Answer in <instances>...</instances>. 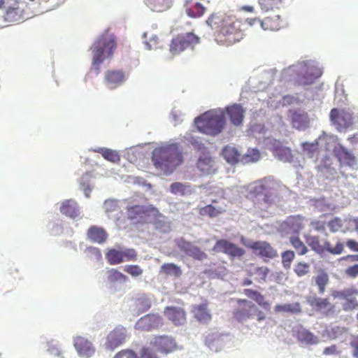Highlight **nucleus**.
<instances>
[{"mask_svg":"<svg viewBox=\"0 0 358 358\" xmlns=\"http://www.w3.org/2000/svg\"><path fill=\"white\" fill-rule=\"evenodd\" d=\"M152 160L157 169L167 174L182 162V153L178 144H169L155 148L152 152Z\"/></svg>","mask_w":358,"mask_h":358,"instance_id":"nucleus-3","label":"nucleus"},{"mask_svg":"<svg viewBox=\"0 0 358 358\" xmlns=\"http://www.w3.org/2000/svg\"><path fill=\"white\" fill-rule=\"evenodd\" d=\"M99 152L101 154L103 157L113 163H118L120 161V156L117 152L108 149L104 148L101 149Z\"/></svg>","mask_w":358,"mask_h":358,"instance_id":"nucleus-49","label":"nucleus"},{"mask_svg":"<svg viewBox=\"0 0 358 358\" xmlns=\"http://www.w3.org/2000/svg\"><path fill=\"white\" fill-rule=\"evenodd\" d=\"M135 306L139 312L144 313L150 308L151 301L145 295H142L135 300Z\"/></svg>","mask_w":358,"mask_h":358,"instance_id":"nucleus-46","label":"nucleus"},{"mask_svg":"<svg viewBox=\"0 0 358 358\" xmlns=\"http://www.w3.org/2000/svg\"><path fill=\"white\" fill-rule=\"evenodd\" d=\"M296 338L301 342L306 344H316L318 342V339L315 336L303 328H300L297 330Z\"/></svg>","mask_w":358,"mask_h":358,"instance_id":"nucleus-35","label":"nucleus"},{"mask_svg":"<svg viewBox=\"0 0 358 358\" xmlns=\"http://www.w3.org/2000/svg\"><path fill=\"white\" fill-rule=\"evenodd\" d=\"M324 251H327L332 255H340L343 251V244L341 242H337L335 247L332 248L331 243L329 241H325L323 245Z\"/></svg>","mask_w":358,"mask_h":358,"instance_id":"nucleus-52","label":"nucleus"},{"mask_svg":"<svg viewBox=\"0 0 358 358\" xmlns=\"http://www.w3.org/2000/svg\"><path fill=\"white\" fill-rule=\"evenodd\" d=\"M46 350L48 354L55 357L64 358V350L55 341H50L46 343Z\"/></svg>","mask_w":358,"mask_h":358,"instance_id":"nucleus-38","label":"nucleus"},{"mask_svg":"<svg viewBox=\"0 0 358 358\" xmlns=\"http://www.w3.org/2000/svg\"><path fill=\"white\" fill-rule=\"evenodd\" d=\"M207 8L201 3L195 2L190 8L185 11L187 15L191 18H199L202 17L206 12Z\"/></svg>","mask_w":358,"mask_h":358,"instance_id":"nucleus-37","label":"nucleus"},{"mask_svg":"<svg viewBox=\"0 0 358 358\" xmlns=\"http://www.w3.org/2000/svg\"><path fill=\"white\" fill-rule=\"evenodd\" d=\"M329 282V277L327 273H320L315 278V282L319 288V292L323 294L325 291V287Z\"/></svg>","mask_w":358,"mask_h":358,"instance_id":"nucleus-54","label":"nucleus"},{"mask_svg":"<svg viewBox=\"0 0 358 358\" xmlns=\"http://www.w3.org/2000/svg\"><path fill=\"white\" fill-rule=\"evenodd\" d=\"M126 339V329L123 327H117L110 331L106 338V348L113 350L121 345Z\"/></svg>","mask_w":358,"mask_h":358,"instance_id":"nucleus-18","label":"nucleus"},{"mask_svg":"<svg viewBox=\"0 0 358 358\" xmlns=\"http://www.w3.org/2000/svg\"><path fill=\"white\" fill-rule=\"evenodd\" d=\"M307 303L316 311H321L327 309L331 303L328 298H320L315 294L308 296L306 298Z\"/></svg>","mask_w":358,"mask_h":358,"instance_id":"nucleus-28","label":"nucleus"},{"mask_svg":"<svg viewBox=\"0 0 358 358\" xmlns=\"http://www.w3.org/2000/svg\"><path fill=\"white\" fill-rule=\"evenodd\" d=\"M248 248L255 255L262 257L266 262L278 256L276 250L266 241H254L248 245Z\"/></svg>","mask_w":358,"mask_h":358,"instance_id":"nucleus-14","label":"nucleus"},{"mask_svg":"<svg viewBox=\"0 0 358 358\" xmlns=\"http://www.w3.org/2000/svg\"><path fill=\"white\" fill-rule=\"evenodd\" d=\"M344 273L348 278H356L358 276V263L347 267Z\"/></svg>","mask_w":358,"mask_h":358,"instance_id":"nucleus-60","label":"nucleus"},{"mask_svg":"<svg viewBox=\"0 0 358 358\" xmlns=\"http://www.w3.org/2000/svg\"><path fill=\"white\" fill-rule=\"evenodd\" d=\"M122 257L124 262L136 261L137 259V252L134 248H127L122 250Z\"/></svg>","mask_w":358,"mask_h":358,"instance_id":"nucleus-57","label":"nucleus"},{"mask_svg":"<svg viewBox=\"0 0 358 358\" xmlns=\"http://www.w3.org/2000/svg\"><path fill=\"white\" fill-rule=\"evenodd\" d=\"M127 218L136 224H146L153 219L162 217L157 208L152 205H133L126 208Z\"/></svg>","mask_w":358,"mask_h":358,"instance_id":"nucleus-8","label":"nucleus"},{"mask_svg":"<svg viewBox=\"0 0 358 358\" xmlns=\"http://www.w3.org/2000/svg\"><path fill=\"white\" fill-rule=\"evenodd\" d=\"M213 250L215 252L226 254L231 258L241 257L245 254L244 249L225 239L217 241L213 248Z\"/></svg>","mask_w":358,"mask_h":358,"instance_id":"nucleus-15","label":"nucleus"},{"mask_svg":"<svg viewBox=\"0 0 358 358\" xmlns=\"http://www.w3.org/2000/svg\"><path fill=\"white\" fill-rule=\"evenodd\" d=\"M330 120L336 129L341 132L345 131L352 126L353 113L345 109L333 108L330 112Z\"/></svg>","mask_w":358,"mask_h":358,"instance_id":"nucleus-11","label":"nucleus"},{"mask_svg":"<svg viewBox=\"0 0 358 358\" xmlns=\"http://www.w3.org/2000/svg\"><path fill=\"white\" fill-rule=\"evenodd\" d=\"M268 272L269 269L266 266H256L254 264H250L248 275L250 276L255 275L258 282H265Z\"/></svg>","mask_w":358,"mask_h":358,"instance_id":"nucleus-30","label":"nucleus"},{"mask_svg":"<svg viewBox=\"0 0 358 358\" xmlns=\"http://www.w3.org/2000/svg\"><path fill=\"white\" fill-rule=\"evenodd\" d=\"M276 313H300L301 312V305L299 302L286 304H277L274 307Z\"/></svg>","mask_w":358,"mask_h":358,"instance_id":"nucleus-36","label":"nucleus"},{"mask_svg":"<svg viewBox=\"0 0 358 358\" xmlns=\"http://www.w3.org/2000/svg\"><path fill=\"white\" fill-rule=\"evenodd\" d=\"M0 29L20 24L33 15L29 3L22 0H0Z\"/></svg>","mask_w":358,"mask_h":358,"instance_id":"nucleus-2","label":"nucleus"},{"mask_svg":"<svg viewBox=\"0 0 358 358\" xmlns=\"http://www.w3.org/2000/svg\"><path fill=\"white\" fill-rule=\"evenodd\" d=\"M73 346L80 356L86 358L92 357L96 351L92 343L82 336L73 338Z\"/></svg>","mask_w":358,"mask_h":358,"instance_id":"nucleus-19","label":"nucleus"},{"mask_svg":"<svg viewBox=\"0 0 358 358\" xmlns=\"http://www.w3.org/2000/svg\"><path fill=\"white\" fill-rule=\"evenodd\" d=\"M160 272L166 275L179 277L182 274L180 268L173 263H166L161 266Z\"/></svg>","mask_w":358,"mask_h":358,"instance_id":"nucleus-41","label":"nucleus"},{"mask_svg":"<svg viewBox=\"0 0 358 358\" xmlns=\"http://www.w3.org/2000/svg\"><path fill=\"white\" fill-rule=\"evenodd\" d=\"M124 271L134 278L141 275L143 272L141 266L136 264L126 265Z\"/></svg>","mask_w":358,"mask_h":358,"instance_id":"nucleus-55","label":"nucleus"},{"mask_svg":"<svg viewBox=\"0 0 358 358\" xmlns=\"http://www.w3.org/2000/svg\"><path fill=\"white\" fill-rule=\"evenodd\" d=\"M60 212L71 218H76L80 215V208L77 202L73 199H66L62 202Z\"/></svg>","mask_w":358,"mask_h":358,"instance_id":"nucleus-24","label":"nucleus"},{"mask_svg":"<svg viewBox=\"0 0 358 358\" xmlns=\"http://www.w3.org/2000/svg\"><path fill=\"white\" fill-rule=\"evenodd\" d=\"M199 42L200 38L192 32L178 34L172 38L169 50L173 55H179L188 48H194Z\"/></svg>","mask_w":358,"mask_h":358,"instance_id":"nucleus-10","label":"nucleus"},{"mask_svg":"<svg viewBox=\"0 0 358 358\" xmlns=\"http://www.w3.org/2000/svg\"><path fill=\"white\" fill-rule=\"evenodd\" d=\"M310 267L308 263L299 262L295 265L294 271L297 276L302 277L309 273Z\"/></svg>","mask_w":358,"mask_h":358,"instance_id":"nucleus-51","label":"nucleus"},{"mask_svg":"<svg viewBox=\"0 0 358 358\" xmlns=\"http://www.w3.org/2000/svg\"><path fill=\"white\" fill-rule=\"evenodd\" d=\"M165 317L175 326H182L187 322V314L184 308L173 306L164 308Z\"/></svg>","mask_w":358,"mask_h":358,"instance_id":"nucleus-17","label":"nucleus"},{"mask_svg":"<svg viewBox=\"0 0 358 358\" xmlns=\"http://www.w3.org/2000/svg\"><path fill=\"white\" fill-rule=\"evenodd\" d=\"M214 162L211 157L203 155L201 156L197 162V168L203 174H210L214 173Z\"/></svg>","mask_w":358,"mask_h":358,"instance_id":"nucleus-29","label":"nucleus"},{"mask_svg":"<svg viewBox=\"0 0 358 358\" xmlns=\"http://www.w3.org/2000/svg\"><path fill=\"white\" fill-rule=\"evenodd\" d=\"M222 155L228 163L232 164L238 162L240 157L238 150L230 145H227L222 149Z\"/></svg>","mask_w":358,"mask_h":358,"instance_id":"nucleus-34","label":"nucleus"},{"mask_svg":"<svg viewBox=\"0 0 358 358\" xmlns=\"http://www.w3.org/2000/svg\"><path fill=\"white\" fill-rule=\"evenodd\" d=\"M106 258L110 265H116L124 262L122 257V250L110 249L106 253Z\"/></svg>","mask_w":358,"mask_h":358,"instance_id":"nucleus-40","label":"nucleus"},{"mask_svg":"<svg viewBox=\"0 0 358 358\" xmlns=\"http://www.w3.org/2000/svg\"><path fill=\"white\" fill-rule=\"evenodd\" d=\"M259 24L264 30L277 31L281 27V20L279 15H276L275 18L267 17L259 22Z\"/></svg>","mask_w":358,"mask_h":358,"instance_id":"nucleus-32","label":"nucleus"},{"mask_svg":"<svg viewBox=\"0 0 358 358\" xmlns=\"http://www.w3.org/2000/svg\"><path fill=\"white\" fill-rule=\"evenodd\" d=\"M282 264L285 268H290L292 262L294 259V252L290 250L283 252L281 255Z\"/></svg>","mask_w":358,"mask_h":358,"instance_id":"nucleus-53","label":"nucleus"},{"mask_svg":"<svg viewBox=\"0 0 358 358\" xmlns=\"http://www.w3.org/2000/svg\"><path fill=\"white\" fill-rule=\"evenodd\" d=\"M301 147L303 152L310 156L318 151V143L317 141L313 143L304 142L301 144Z\"/></svg>","mask_w":358,"mask_h":358,"instance_id":"nucleus-56","label":"nucleus"},{"mask_svg":"<svg viewBox=\"0 0 358 358\" xmlns=\"http://www.w3.org/2000/svg\"><path fill=\"white\" fill-rule=\"evenodd\" d=\"M327 223L322 220H313L310 222L311 227L317 231L324 232L326 230Z\"/></svg>","mask_w":358,"mask_h":358,"instance_id":"nucleus-63","label":"nucleus"},{"mask_svg":"<svg viewBox=\"0 0 358 358\" xmlns=\"http://www.w3.org/2000/svg\"><path fill=\"white\" fill-rule=\"evenodd\" d=\"M288 71L296 73V83L303 86L313 84L322 75V69L312 61L299 62L289 66Z\"/></svg>","mask_w":358,"mask_h":358,"instance_id":"nucleus-5","label":"nucleus"},{"mask_svg":"<svg viewBox=\"0 0 358 358\" xmlns=\"http://www.w3.org/2000/svg\"><path fill=\"white\" fill-rule=\"evenodd\" d=\"M87 236L91 241L101 244L107 240L108 234L102 227L91 226L87 231Z\"/></svg>","mask_w":358,"mask_h":358,"instance_id":"nucleus-26","label":"nucleus"},{"mask_svg":"<svg viewBox=\"0 0 358 358\" xmlns=\"http://www.w3.org/2000/svg\"><path fill=\"white\" fill-rule=\"evenodd\" d=\"M244 294L249 299L255 301L259 306L266 311L271 310V304L265 300L264 296L258 291L252 289H244Z\"/></svg>","mask_w":358,"mask_h":358,"instance_id":"nucleus-27","label":"nucleus"},{"mask_svg":"<svg viewBox=\"0 0 358 358\" xmlns=\"http://www.w3.org/2000/svg\"><path fill=\"white\" fill-rule=\"evenodd\" d=\"M289 243L292 247L295 249L296 253L299 255H306L308 249L305 243L300 239L298 236H292L289 238Z\"/></svg>","mask_w":358,"mask_h":358,"instance_id":"nucleus-39","label":"nucleus"},{"mask_svg":"<svg viewBox=\"0 0 358 358\" xmlns=\"http://www.w3.org/2000/svg\"><path fill=\"white\" fill-rule=\"evenodd\" d=\"M306 243L310 248L318 254H322L324 248L320 243V238L318 236H310L306 238Z\"/></svg>","mask_w":358,"mask_h":358,"instance_id":"nucleus-44","label":"nucleus"},{"mask_svg":"<svg viewBox=\"0 0 358 358\" xmlns=\"http://www.w3.org/2000/svg\"><path fill=\"white\" fill-rule=\"evenodd\" d=\"M107 279L109 282H127L128 277L116 268H110L107 271Z\"/></svg>","mask_w":358,"mask_h":358,"instance_id":"nucleus-42","label":"nucleus"},{"mask_svg":"<svg viewBox=\"0 0 358 358\" xmlns=\"http://www.w3.org/2000/svg\"><path fill=\"white\" fill-rule=\"evenodd\" d=\"M126 75L122 70H108L104 74V83L110 90L122 85L126 80Z\"/></svg>","mask_w":358,"mask_h":358,"instance_id":"nucleus-20","label":"nucleus"},{"mask_svg":"<svg viewBox=\"0 0 358 358\" xmlns=\"http://www.w3.org/2000/svg\"><path fill=\"white\" fill-rule=\"evenodd\" d=\"M140 358H159L150 348L143 347L140 352Z\"/></svg>","mask_w":358,"mask_h":358,"instance_id":"nucleus-62","label":"nucleus"},{"mask_svg":"<svg viewBox=\"0 0 358 358\" xmlns=\"http://www.w3.org/2000/svg\"><path fill=\"white\" fill-rule=\"evenodd\" d=\"M206 23L213 31L214 40L218 45L231 46L245 36L243 22L225 13L219 11L210 14Z\"/></svg>","mask_w":358,"mask_h":358,"instance_id":"nucleus-1","label":"nucleus"},{"mask_svg":"<svg viewBox=\"0 0 358 358\" xmlns=\"http://www.w3.org/2000/svg\"><path fill=\"white\" fill-rule=\"evenodd\" d=\"M194 123L199 131L213 136H217L226 125L225 112L222 108L208 110L197 117Z\"/></svg>","mask_w":358,"mask_h":358,"instance_id":"nucleus-4","label":"nucleus"},{"mask_svg":"<svg viewBox=\"0 0 358 358\" xmlns=\"http://www.w3.org/2000/svg\"><path fill=\"white\" fill-rule=\"evenodd\" d=\"M171 192L175 194L185 195L192 192L191 187L181 182H173L170 186Z\"/></svg>","mask_w":358,"mask_h":358,"instance_id":"nucleus-47","label":"nucleus"},{"mask_svg":"<svg viewBox=\"0 0 358 358\" xmlns=\"http://www.w3.org/2000/svg\"><path fill=\"white\" fill-rule=\"evenodd\" d=\"M176 243L181 251L196 260L202 261L208 257L206 252L202 251L200 248L183 238L178 239Z\"/></svg>","mask_w":358,"mask_h":358,"instance_id":"nucleus-16","label":"nucleus"},{"mask_svg":"<svg viewBox=\"0 0 358 358\" xmlns=\"http://www.w3.org/2000/svg\"><path fill=\"white\" fill-rule=\"evenodd\" d=\"M143 38L145 39L144 43L148 50L156 49L159 47V40L157 36L145 32L143 34Z\"/></svg>","mask_w":358,"mask_h":358,"instance_id":"nucleus-48","label":"nucleus"},{"mask_svg":"<svg viewBox=\"0 0 358 358\" xmlns=\"http://www.w3.org/2000/svg\"><path fill=\"white\" fill-rule=\"evenodd\" d=\"M272 150L275 155H278L281 160H287L292 156L291 150L288 148L283 147L281 143L276 140L273 141Z\"/></svg>","mask_w":358,"mask_h":358,"instance_id":"nucleus-33","label":"nucleus"},{"mask_svg":"<svg viewBox=\"0 0 358 358\" xmlns=\"http://www.w3.org/2000/svg\"><path fill=\"white\" fill-rule=\"evenodd\" d=\"M236 303L238 306L233 310V318L236 321L243 322L256 317L258 322H262L266 319L265 313L250 301L238 299Z\"/></svg>","mask_w":358,"mask_h":358,"instance_id":"nucleus-7","label":"nucleus"},{"mask_svg":"<svg viewBox=\"0 0 358 358\" xmlns=\"http://www.w3.org/2000/svg\"><path fill=\"white\" fill-rule=\"evenodd\" d=\"M164 325V320L159 314L149 313L138 320L135 327L138 330L150 331Z\"/></svg>","mask_w":358,"mask_h":358,"instance_id":"nucleus-13","label":"nucleus"},{"mask_svg":"<svg viewBox=\"0 0 358 358\" xmlns=\"http://www.w3.org/2000/svg\"><path fill=\"white\" fill-rule=\"evenodd\" d=\"M116 47V40L113 35L106 34L99 37L92 46V66L99 71V65L113 54Z\"/></svg>","mask_w":358,"mask_h":358,"instance_id":"nucleus-6","label":"nucleus"},{"mask_svg":"<svg viewBox=\"0 0 358 358\" xmlns=\"http://www.w3.org/2000/svg\"><path fill=\"white\" fill-rule=\"evenodd\" d=\"M150 344L159 353L165 355L171 354L180 349L176 339L168 335L155 336Z\"/></svg>","mask_w":358,"mask_h":358,"instance_id":"nucleus-12","label":"nucleus"},{"mask_svg":"<svg viewBox=\"0 0 358 358\" xmlns=\"http://www.w3.org/2000/svg\"><path fill=\"white\" fill-rule=\"evenodd\" d=\"M226 112L233 124L235 126H240L242 124L244 118L245 110L240 104L234 103L227 107Z\"/></svg>","mask_w":358,"mask_h":358,"instance_id":"nucleus-22","label":"nucleus"},{"mask_svg":"<svg viewBox=\"0 0 358 358\" xmlns=\"http://www.w3.org/2000/svg\"><path fill=\"white\" fill-rule=\"evenodd\" d=\"M358 292L353 289H346L342 291H336L332 294V296L335 298H338L343 300H348L350 298H354L355 295H357Z\"/></svg>","mask_w":358,"mask_h":358,"instance_id":"nucleus-50","label":"nucleus"},{"mask_svg":"<svg viewBox=\"0 0 358 358\" xmlns=\"http://www.w3.org/2000/svg\"><path fill=\"white\" fill-rule=\"evenodd\" d=\"M327 225L329 227L331 232L335 233L341 229L343 226V222L341 218L334 217L331 219L330 221H329L327 223Z\"/></svg>","mask_w":358,"mask_h":358,"instance_id":"nucleus-58","label":"nucleus"},{"mask_svg":"<svg viewBox=\"0 0 358 358\" xmlns=\"http://www.w3.org/2000/svg\"><path fill=\"white\" fill-rule=\"evenodd\" d=\"M259 3L263 11L268 12L279 9L282 4V0H259Z\"/></svg>","mask_w":358,"mask_h":358,"instance_id":"nucleus-45","label":"nucleus"},{"mask_svg":"<svg viewBox=\"0 0 358 358\" xmlns=\"http://www.w3.org/2000/svg\"><path fill=\"white\" fill-rule=\"evenodd\" d=\"M191 313L199 323L207 324L212 320V314L208 309V302L206 300L202 303L192 305Z\"/></svg>","mask_w":358,"mask_h":358,"instance_id":"nucleus-21","label":"nucleus"},{"mask_svg":"<svg viewBox=\"0 0 358 358\" xmlns=\"http://www.w3.org/2000/svg\"><path fill=\"white\" fill-rule=\"evenodd\" d=\"M357 301L354 298H350V299L345 300L342 304L343 309L345 311H349L355 309L357 306Z\"/></svg>","mask_w":358,"mask_h":358,"instance_id":"nucleus-64","label":"nucleus"},{"mask_svg":"<svg viewBox=\"0 0 358 358\" xmlns=\"http://www.w3.org/2000/svg\"><path fill=\"white\" fill-rule=\"evenodd\" d=\"M146 3L152 10L163 12L171 7L173 0H146Z\"/></svg>","mask_w":358,"mask_h":358,"instance_id":"nucleus-31","label":"nucleus"},{"mask_svg":"<svg viewBox=\"0 0 358 358\" xmlns=\"http://www.w3.org/2000/svg\"><path fill=\"white\" fill-rule=\"evenodd\" d=\"M118 205L116 201L108 199L104 202V208L106 213H111L118 210Z\"/></svg>","mask_w":358,"mask_h":358,"instance_id":"nucleus-61","label":"nucleus"},{"mask_svg":"<svg viewBox=\"0 0 358 358\" xmlns=\"http://www.w3.org/2000/svg\"><path fill=\"white\" fill-rule=\"evenodd\" d=\"M336 157L342 165L355 168L357 165L355 157L343 146L334 149Z\"/></svg>","mask_w":358,"mask_h":358,"instance_id":"nucleus-23","label":"nucleus"},{"mask_svg":"<svg viewBox=\"0 0 358 358\" xmlns=\"http://www.w3.org/2000/svg\"><path fill=\"white\" fill-rule=\"evenodd\" d=\"M293 127L298 130H304L309 127L310 120L305 112L294 111L291 115Z\"/></svg>","mask_w":358,"mask_h":358,"instance_id":"nucleus-25","label":"nucleus"},{"mask_svg":"<svg viewBox=\"0 0 358 358\" xmlns=\"http://www.w3.org/2000/svg\"><path fill=\"white\" fill-rule=\"evenodd\" d=\"M275 182L273 180L264 179L257 183L249 193V196L255 201L258 196L262 197L261 201L255 203L258 207L262 208L263 204L271 205L273 201V190Z\"/></svg>","mask_w":358,"mask_h":358,"instance_id":"nucleus-9","label":"nucleus"},{"mask_svg":"<svg viewBox=\"0 0 358 358\" xmlns=\"http://www.w3.org/2000/svg\"><path fill=\"white\" fill-rule=\"evenodd\" d=\"M113 358H138V357L132 350L126 349L118 352Z\"/></svg>","mask_w":358,"mask_h":358,"instance_id":"nucleus-59","label":"nucleus"},{"mask_svg":"<svg viewBox=\"0 0 358 358\" xmlns=\"http://www.w3.org/2000/svg\"><path fill=\"white\" fill-rule=\"evenodd\" d=\"M224 210L222 208H215L211 204L207 205L199 210V213L202 216H208L209 217H216L221 215Z\"/></svg>","mask_w":358,"mask_h":358,"instance_id":"nucleus-43","label":"nucleus"}]
</instances>
